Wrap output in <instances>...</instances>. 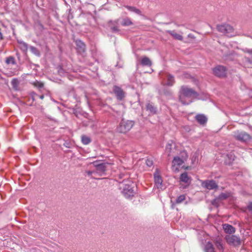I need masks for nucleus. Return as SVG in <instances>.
I'll list each match as a JSON object with an SVG mask.
<instances>
[{
    "label": "nucleus",
    "instance_id": "f257e3e1",
    "mask_svg": "<svg viewBox=\"0 0 252 252\" xmlns=\"http://www.w3.org/2000/svg\"><path fill=\"white\" fill-rule=\"evenodd\" d=\"M181 94L179 95V101L183 105H188L190 103L191 101L189 100L186 101L185 100L186 97L190 98L193 96L196 95L197 94L196 92L191 88H189L186 86H182L180 90Z\"/></svg>",
    "mask_w": 252,
    "mask_h": 252
},
{
    "label": "nucleus",
    "instance_id": "f03ea898",
    "mask_svg": "<svg viewBox=\"0 0 252 252\" xmlns=\"http://www.w3.org/2000/svg\"><path fill=\"white\" fill-rule=\"evenodd\" d=\"M122 183L123 187L120 186V188H122V192L123 195L127 199H131L134 195L133 183L125 180Z\"/></svg>",
    "mask_w": 252,
    "mask_h": 252
},
{
    "label": "nucleus",
    "instance_id": "7ed1b4c3",
    "mask_svg": "<svg viewBox=\"0 0 252 252\" xmlns=\"http://www.w3.org/2000/svg\"><path fill=\"white\" fill-rule=\"evenodd\" d=\"M217 29L218 32L229 37H233L235 35L233 27L228 24L218 25Z\"/></svg>",
    "mask_w": 252,
    "mask_h": 252
},
{
    "label": "nucleus",
    "instance_id": "20e7f679",
    "mask_svg": "<svg viewBox=\"0 0 252 252\" xmlns=\"http://www.w3.org/2000/svg\"><path fill=\"white\" fill-rule=\"evenodd\" d=\"M134 125V121L123 119L117 127V131L120 133H126L131 129Z\"/></svg>",
    "mask_w": 252,
    "mask_h": 252
},
{
    "label": "nucleus",
    "instance_id": "39448f33",
    "mask_svg": "<svg viewBox=\"0 0 252 252\" xmlns=\"http://www.w3.org/2000/svg\"><path fill=\"white\" fill-rule=\"evenodd\" d=\"M234 137L237 140L242 142H248L251 139V136L244 131L237 130L234 132Z\"/></svg>",
    "mask_w": 252,
    "mask_h": 252
},
{
    "label": "nucleus",
    "instance_id": "423d86ee",
    "mask_svg": "<svg viewBox=\"0 0 252 252\" xmlns=\"http://www.w3.org/2000/svg\"><path fill=\"white\" fill-rule=\"evenodd\" d=\"M225 240L227 243L234 247H237L241 245V241L239 237L236 235H226L225 236Z\"/></svg>",
    "mask_w": 252,
    "mask_h": 252
},
{
    "label": "nucleus",
    "instance_id": "0eeeda50",
    "mask_svg": "<svg viewBox=\"0 0 252 252\" xmlns=\"http://www.w3.org/2000/svg\"><path fill=\"white\" fill-rule=\"evenodd\" d=\"M93 164L95 167V172L96 173L100 176H102L105 174L106 170L107 165H108L107 163L101 162L100 163H98L97 161H94L93 162Z\"/></svg>",
    "mask_w": 252,
    "mask_h": 252
},
{
    "label": "nucleus",
    "instance_id": "6e6552de",
    "mask_svg": "<svg viewBox=\"0 0 252 252\" xmlns=\"http://www.w3.org/2000/svg\"><path fill=\"white\" fill-rule=\"evenodd\" d=\"M113 91L118 100L121 101L123 100L126 96L125 92L121 88L118 86H114Z\"/></svg>",
    "mask_w": 252,
    "mask_h": 252
},
{
    "label": "nucleus",
    "instance_id": "1a4fd4ad",
    "mask_svg": "<svg viewBox=\"0 0 252 252\" xmlns=\"http://www.w3.org/2000/svg\"><path fill=\"white\" fill-rule=\"evenodd\" d=\"M145 109L146 111L149 113V115H154L158 113V108L154 103L148 101L146 103L145 105Z\"/></svg>",
    "mask_w": 252,
    "mask_h": 252
},
{
    "label": "nucleus",
    "instance_id": "9d476101",
    "mask_svg": "<svg viewBox=\"0 0 252 252\" xmlns=\"http://www.w3.org/2000/svg\"><path fill=\"white\" fill-rule=\"evenodd\" d=\"M120 20V19H117L115 20H110L108 22L107 25L113 32H120V30L118 27L119 21Z\"/></svg>",
    "mask_w": 252,
    "mask_h": 252
},
{
    "label": "nucleus",
    "instance_id": "9b49d317",
    "mask_svg": "<svg viewBox=\"0 0 252 252\" xmlns=\"http://www.w3.org/2000/svg\"><path fill=\"white\" fill-rule=\"evenodd\" d=\"M214 74L219 77H224L226 75V68L222 65H218L213 69Z\"/></svg>",
    "mask_w": 252,
    "mask_h": 252
},
{
    "label": "nucleus",
    "instance_id": "f8f14e48",
    "mask_svg": "<svg viewBox=\"0 0 252 252\" xmlns=\"http://www.w3.org/2000/svg\"><path fill=\"white\" fill-rule=\"evenodd\" d=\"M202 186L208 189H214L218 188V185L213 180H206L202 183Z\"/></svg>",
    "mask_w": 252,
    "mask_h": 252
},
{
    "label": "nucleus",
    "instance_id": "ddd939ff",
    "mask_svg": "<svg viewBox=\"0 0 252 252\" xmlns=\"http://www.w3.org/2000/svg\"><path fill=\"white\" fill-rule=\"evenodd\" d=\"M75 44L77 52L79 54L83 56L86 52L85 44L81 40H76L75 41Z\"/></svg>",
    "mask_w": 252,
    "mask_h": 252
},
{
    "label": "nucleus",
    "instance_id": "4468645a",
    "mask_svg": "<svg viewBox=\"0 0 252 252\" xmlns=\"http://www.w3.org/2000/svg\"><path fill=\"white\" fill-rule=\"evenodd\" d=\"M181 154L182 158H181L179 157H174L173 160V162L174 164H176L179 166L181 165L184 162V160H185L188 158V155L186 152H182Z\"/></svg>",
    "mask_w": 252,
    "mask_h": 252
},
{
    "label": "nucleus",
    "instance_id": "2eb2a0df",
    "mask_svg": "<svg viewBox=\"0 0 252 252\" xmlns=\"http://www.w3.org/2000/svg\"><path fill=\"white\" fill-rule=\"evenodd\" d=\"M195 119L201 125H204L207 122V118L204 114H197L195 117Z\"/></svg>",
    "mask_w": 252,
    "mask_h": 252
},
{
    "label": "nucleus",
    "instance_id": "dca6fc26",
    "mask_svg": "<svg viewBox=\"0 0 252 252\" xmlns=\"http://www.w3.org/2000/svg\"><path fill=\"white\" fill-rule=\"evenodd\" d=\"M180 180L181 182L187 184V186H188L190 184L191 179V178L188 176L187 172H184L181 174Z\"/></svg>",
    "mask_w": 252,
    "mask_h": 252
},
{
    "label": "nucleus",
    "instance_id": "f3484780",
    "mask_svg": "<svg viewBox=\"0 0 252 252\" xmlns=\"http://www.w3.org/2000/svg\"><path fill=\"white\" fill-rule=\"evenodd\" d=\"M223 229L225 233L229 234L235 232V228L231 225L227 223L223 224Z\"/></svg>",
    "mask_w": 252,
    "mask_h": 252
},
{
    "label": "nucleus",
    "instance_id": "a211bd4d",
    "mask_svg": "<svg viewBox=\"0 0 252 252\" xmlns=\"http://www.w3.org/2000/svg\"><path fill=\"white\" fill-rule=\"evenodd\" d=\"M167 33L170 34L174 39L180 41H182L183 40V37L182 35L177 33L175 31H170L167 30L166 31Z\"/></svg>",
    "mask_w": 252,
    "mask_h": 252
},
{
    "label": "nucleus",
    "instance_id": "6ab92c4d",
    "mask_svg": "<svg viewBox=\"0 0 252 252\" xmlns=\"http://www.w3.org/2000/svg\"><path fill=\"white\" fill-rule=\"evenodd\" d=\"M166 77L167 82L165 85L168 86H172L175 83V79L174 76L170 74H166Z\"/></svg>",
    "mask_w": 252,
    "mask_h": 252
},
{
    "label": "nucleus",
    "instance_id": "aec40b11",
    "mask_svg": "<svg viewBox=\"0 0 252 252\" xmlns=\"http://www.w3.org/2000/svg\"><path fill=\"white\" fill-rule=\"evenodd\" d=\"M230 193H224V192H222L221 193H220L219 196L218 197V198L216 199H215L213 202H212V204L213 205H215V202L217 200V199H219V200H225L227 198H228L230 196Z\"/></svg>",
    "mask_w": 252,
    "mask_h": 252
},
{
    "label": "nucleus",
    "instance_id": "412c9836",
    "mask_svg": "<svg viewBox=\"0 0 252 252\" xmlns=\"http://www.w3.org/2000/svg\"><path fill=\"white\" fill-rule=\"evenodd\" d=\"M155 183L158 189H161L162 187V180L159 175H155Z\"/></svg>",
    "mask_w": 252,
    "mask_h": 252
},
{
    "label": "nucleus",
    "instance_id": "4be33fe9",
    "mask_svg": "<svg viewBox=\"0 0 252 252\" xmlns=\"http://www.w3.org/2000/svg\"><path fill=\"white\" fill-rule=\"evenodd\" d=\"M124 6L131 12H134L139 15H142L141 11L136 7L129 5H124Z\"/></svg>",
    "mask_w": 252,
    "mask_h": 252
},
{
    "label": "nucleus",
    "instance_id": "5701e85b",
    "mask_svg": "<svg viewBox=\"0 0 252 252\" xmlns=\"http://www.w3.org/2000/svg\"><path fill=\"white\" fill-rule=\"evenodd\" d=\"M141 64L143 66H151L152 63L149 58L147 57H144L142 58L141 60Z\"/></svg>",
    "mask_w": 252,
    "mask_h": 252
},
{
    "label": "nucleus",
    "instance_id": "b1692460",
    "mask_svg": "<svg viewBox=\"0 0 252 252\" xmlns=\"http://www.w3.org/2000/svg\"><path fill=\"white\" fill-rule=\"evenodd\" d=\"M121 24L123 26H129L133 25V23L131 19L128 17H126L122 19Z\"/></svg>",
    "mask_w": 252,
    "mask_h": 252
},
{
    "label": "nucleus",
    "instance_id": "393cba45",
    "mask_svg": "<svg viewBox=\"0 0 252 252\" xmlns=\"http://www.w3.org/2000/svg\"><path fill=\"white\" fill-rule=\"evenodd\" d=\"M205 252H216L215 251L214 247L212 243L210 242H208L205 246L204 248Z\"/></svg>",
    "mask_w": 252,
    "mask_h": 252
},
{
    "label": "nucleus",
    "instance_id": "a878e982",
    "mask_svg": "<svg viewBox=\"0 0 252 252\" xmlns=\"http://www.w3.org/2000/svg\"><path fill=\"white\" fill-rule=\"evenodd\" d=\"M235 52L233 51L229 52L228 53L223 56L225 60H233L235 57Z\"/></svg>",
    "mask_w": 252,
    "mask_h": 252
},
{
    "label": "nucleus",
    "instance_id": "bb28decb",
    "mask_svg": "<svg viewBox=\"0 0 252 252\" xmlns=\"http://www.w3.org/2000/svg\"><path fill=\"white\" fill-rule=\"evenodd\" d=\"M18 42L20 44V48L23 52H27L28 49V45L23 41H18Z\"/></svg>",
    "mask_w": 252,
    "mask_h": 252
},
{
    "label": "nucleus",
    "instance_id": "cd10ccee",
    "mask_svg": "<svg viewBox=\"0 0 252 252\" xmlns=\"http://www.w3.org/2000/svg\"><path fill=\"white\" fill-rule=\"evenodd\" d=\"M81 141L83 144L87 145L91 142V139L90 137L86 135H83L81 137Z\"/></svg>",
    "mask_w": 252,
    "mask_h": 252
},
{
    "label": "nucleus",
    "instance_id": "c85d7f7f",
    "mask_svg": "<svg viewBox=\"0 0 252 252\" xmlns=\"http://www.w3.org/2000/svg\"><path fill=\"white\" fill-rule=\"evenodd\" d=\"M173 144V143L172 142V141H171V143L168 142L166 146L165 151L168 154V156H169L170 153H171Z\"/></svg>",
    "mask_w": 252,
    "mask_h": 252
},
{
    "label": "nucleus",
    "instance_id": "c756f323",
    "mask_svg": "<svg viewBox=\"0 0 252 252\" xmlns=\"http://www.w3.org/2000/svg\"><path fill=\"white\" fill-rule=\"evenodd\" d=\"M5 62L7 64H15L16 63L15 58L12 56L7 57Z\"/></svg>",
    "mask_w": 252,
    "mask_h": 252
},
{
    "label": "nucleus",
    "instance_id": "7c9ffc66",
    "mask_svg": "<svg viewBox=\"0 0 252 252\" xmlns=\"http://www.w3.org/2000/svg\"><path fill=\"white\" fill-rule=\"evenodd\" d=\"M31 51L34 55L37 56H40V52L35 47L30 46Z\"/></svg>",
    "mask_w": 252,
    "mask_h": 252
},
{
    "label": "nucleus",
    "instance_id": "2f4dec72",
    "mask_svg": "<svg viewBox=\"0 0 252 252\" xmlns=\"http://www.w3.org/2000/svg\"><path fill=\"white\" fill-rule=\"evenodd\" d=\"M33 85L34 87L40 89L44 87V83L42 82L35 81L33 83Z\"/></svg>",
    "mask_w": 252,
    "mask_h": 252
},
{
    "label": "nucleus",
    "instance_id": "473e14b6",
    "mask_svg": "<svg viewBox=\"0 0 252 252\" xmlns=\"http://www.w3.org/2000/svg\"><path fill=\"white\" fill-rule=\"evenodd\" d=\"M19 84V81L17 79H13L11 81V85L14 89H17Z\"/></svg>",
    "mask_w": 252,
    "mask_h": 252
},
{
    "label": "nucleus",
    "instance_id": "72a5a7b5",
    "mask_svg": "<svg viewBox=\"0 0 252 252\" xmlns=\"http://www.w3.org/2000/svg\"><path fill=\"white\" fill-rule=\"evenodd\" d=\"M186 199V196L185 195L183 194V195H181L180 196H179L176 200V203L177 204H179V203H182L183 201H184Z\"/></svg>",
    "mask_w": 252,
    "mask_h": 252
},
{
    "label": "nucleus",
    "instance_id": "f704fd0d",
    "mask_svg": "<svg viewBox=\"0 0 252 252\" xmlns=\"http://www.w3.org/2000/svg\"><path fill=\"white\" fill-rule=\"evenodd\" d=\"M216 245L217 248L219 250L223 251V247L222 246V244L220 242L217 241L216 243Z\"/></svg>",
    "mask_w": 252,
    "mask_h": 252
},
{
    "label": "nucleus",
    "instance_id": "c9c22d12",
    "mask_svg": "<svg viewBox=\"0 0 252 252\" xmlns=\"http://www.w3.org/2000/svg\"><path fill=\"white\" fill-rule=\"evenodd\" d=\"M241 50L244 53H248L249 54H252V49H248L247 48H245L241 49Z\"/></svg>",
    "mask_w": 252,
    "mask_h": 252
},
{
    "label": "nucleus",
    "instance_id": "e433bc0d",
    "mask_svg": "<svg viewBox=\"0 0 252 252\" xmlns=\"http://www.w3.org/2000/svg\"><path fill=\"white\" fill-rule=\"evenodd\" d=\"M146 164L149 167H151L153 165V161L150 160V159H147L146 161Z\"/></svg>",
    "mask_w": 252,
    "mask_h": 252
},
{
    "label": "nucleus",
    "instance_id": "4c0bfd02",
    "mask_svg": "<svg viewBox=\"0 0 252 252\" xmlns=\"http://www.w3.org/2000/svg\"><path fill=\"white\" fill-rule=\"evenodd\" d=\"M58 73L61 75H63L64 74V70L63 69V68L61 67V66H59V69H58Z\"/></svg>",
    "mask_w": 252,
    "mask_h": 252
},
{
    "label": "nucleus",
    "instance_id": "58836bf2",
    "mask_svg": "<svg viewBox=\"0 0 252 252\" xmlns=\"http://www.w3.org/2000/svg\"><path fill=\"white\" fill-rule=\"evenodd\" d=\"M163 93L165 95L169 96L171 95L172 94V93L170 91L167 90H164Z\"/></svg>",
    "mask_w": 252,
    "mask_h": 252
},
{
    "label": "nucleus",
    "instance_id": "ea45409f",
    "mask_svg": "<svg viewBox=\"0 0 252 252\" xmlns=\"http://www.w3.org/2000/svg\"><path fill=\"white\" fill-rule=\"evenodd\" d=\"M247 208L249 211L252 212V202L249 203L247 206Z\"/></svg>",
    "mask_w": 252,
    "mask_h": 252
},
{
    "label": "nucleus",
    "instance_id": "a19ab883",
    "mask_svg": "<svg viewBox=\"0 0 252 252\" xmlns=\"http://www.w3.org/2000/svg\"><path fill=\"white\" fill-rule=\"evenodd\" d=\"M246 62L250 63L252 65V58L251 59L249 58H245Z\"/></svg>",
    "mask_w": 252,
    "mask_h": 252
},
{
    "label": "nucleus",
    "instance_id": "79ce46f5",
    "mask_svg": "<svg viewBox=\"0 0 252 252\" xmlns=\"http://www.w3.org/2000/svg\"><path fill=\"white\" fill-rule=\"evenodd\" d=\"M3 39V35L1 32V29L0 28V41Z\"/></svg>",
    "mask_w": 252,
    "mask_h": 252
},
{
    "label": "nucleus",
    "instance_id": "37998d69",
    "mask_svg": "<svg viewBox=\"0 0 252 252\" xmlns=\"http://www.w3.org/2000/svg\"><path fill=\"white\" fill-rule=\"evenodd\" d=\"M35 96H37L39 98H40L41 99H43L44 97V95H38V94H35Z\"/></svg>",
    "mask_w": 252,
    "mask_h": 252
},
{
    "label": "nucleus",
    "instance_id": "c03bdc74",
    "mask_svg": "<svg viewBox=\"0 0 252 252\" xmlns=\"http://www.w3.org/2000/svg\"><path fill=\"white\" fill-rule=\"evenodd\" d=\"M94 172L93 171H87L86 172L87 174L89 175V176H91Z\"/></svg>",
    "mask_w": 252,
    "mask_h": 252
},
{
    "label": "nucleus",
    "instance_id": "a18cd8bd",
    "mask_svg": "<svg viewBox=\"0 0 252 252\" xmlns=\"http://www.w3.org/2000/svg\"><path fill=\"white\" fill-rule=\"evenodd\" d=\"M47 118H48V119H50V120H52L54 121H55V122H56V121H57V120H56L55 119L51 118H50V117H47Z\"/></svg>",
    "mask_w": 252,
    "mask_h": 252
},
{
    "label": "nucleus",
    "instance_id": "49530a36",
    "mask_svg": "<svg viewBox=\"0 0 252 252\" xmlns=\"http://www.w3.org/2000/svg\"><path fill=\"white\" fill-rule=\"evenodd\" d=\"M64 145L66 147H67V148H69V146H68V144L67 143H65L64 144Z\"/></svg>",
    "mask_w": 252,
    "mask_h": 252
}]
</instances>
